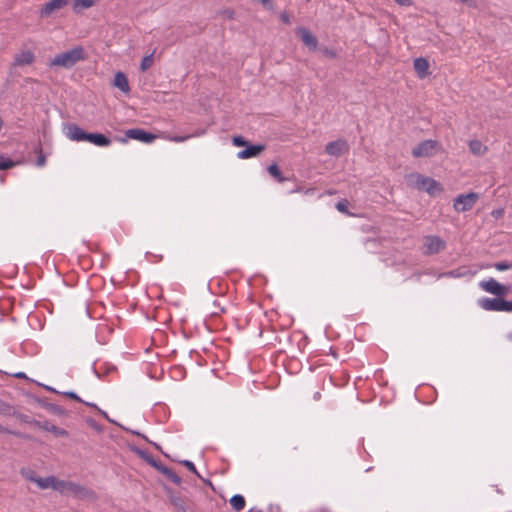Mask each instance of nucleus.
Returning a JSON list of instances; mask_svg holds the SVG:
<instances>
[{
	"mask_svg": "<svg viewBox=\"0 0 512 512\" xmlns=\"http://www.w3.org/2000/svg\"><path fill=\"white\" fill-rule=\"evenodd\" d=\"M268 172L269 174L275 178L279 183H282L286 180H288V178L284 177L282 175V172L280 170V168L278 167L277 164H271L269 167H268Z\"/></svg>",
	"mask_w": 512,
	"mask_h": 512,
	"instance_id": "25",
	"label": "nucleus"
},
{
	"mask_svg": "<svg viewBox=\"0 0 512 512\" xmlns=\"http://www.w3.org/2000/svg\"><path fill=\"white\" fill-rule=\"evenodd\" d=\"M20 474L26 480L34 482V483H36L37 478H39L37 473L34 470L30 469V468H22L20 470Z\"/></svg>",
	"mask_w": 512,
	"mask_h": 512,
	"instance_id": "27",
	"label": "nucleus"
},
{
	"mask_svg": "<svg viewBox=\"0 0 512 512\" xmlns=\"http://www.w3.org/2000/svg\"><path fill=\"white\" fill-rule=\"evenodd\" d=\"M87 59V54L82 46H76L69 51L57 54L49 63L51 67L72 68L80 61Z\"/></svg>",
	"mask_w": 512,
	"mask_h": 512,
	"instance_id": "1",
	"label": "nucleus"
},
{
	"mask_svg": "<svg viewBox=\"0 0 512 512\" xmlns=\"http://www.w3.org/2000/svg\"><path fill=\"white\" fill-rule=\"evenodd\" d=\"M126 136L130 139L138 140L144 143H151L157 138L156 135L139 128L127 130Z\"/></svg>",
	"mask_w": 512,
	"mask_h": 512,
	"instance_id": "11",
	"label": "nucleus"
},
{
	"mask_svg": "<svg viewBox=\"0 0 512 512\" xmlns=\"http://www.w3.org/2000/svg\"><path fill=\"white\" fill-rule=\"evenodd\" d=\"M46 389L49 390V391H52V392H56L53 388H51L49 386H46Z\"/></svg>",
	"mask_w": 512,
	"mask_h": 512,
	"instance_id": "49",
	"label": "nucleus"
},
{
	"mask_svg": "<svg viewBox=\"0 0 512 512\" xmlns=\"http://www.w3.org/2000/svg\"><path fill=\"white\" fill-rule=\"evenodd\" d=\"M395 2L401 6H409L411 4L410 0H395Z\"/></svg>",
	"mask_w": 512,
	"mask_h": 512,
	"instance_id": "42",
	"label": "nucleus"
},
{
	"mask_svg": "<svg viewBox=\"0 0 512 512\" xmlns=\"http://www.w3.org/2000/svg\"><path fill=\"white\" fill-rule=\"evenodd\" d=\"M408 179L416 188L427 191L430 194H433L435 191H441L440 184L432 178L416 173L409 175Z\"/></svg>",
	"mask_w": 512,
	"mask_h": 512,
	"instance_id": "3",
	"label": "nucleus"
},
{
	"mask_svg": "<svg viewBox=\"0 0 512 512\" xmlns=\"http://www.w3.org/2000/svg\"><path fill=\"white\" fill-rule=\"evenodd\" d=\"M321 399V393L319 391L315 392L313 394V400L314 401H319Z\"/></svg>",
	"mask_w": 512,
	"mask_h": 512,
	"instance_id": "43",
	"label": "nucleus"
},
{
	"mask_svg": "<svg viewBox=\"0 0 512 512\" xmlns=\"http://www.w3.org/2000/svg\"><path fill=\"white\" fill-rule=\"evenodd\" d=\"M86 141L100 147H106L111 144V140L101 133H87Z\"/></svg>",
	"mask_w": 512,
	"mask_h": 512,
	"instance_id": "17",
	"label": "nucleus"
},
{
	"mask_svg": "<svg viewBox=\"0 0 512 512\" xmlns=\"http://www.w3.org/2000/svg\"><path fill=\"white\" fill-rule=\"evenodd\" d=\"M469 150L475 156H483L488 151V147L485 146L480 140L474 139L469 141Z\"/></svg>",
	"mask_w": 512,
	"mask_h": 512,
	"instance_id": "20",
	"label": "nucleus"
},
{
	"mask_svg": "<svg viewBox=\"0 0 512 512\" xmlns=\"http://www.w3.org/2000/svg\"><path fill=\"white\" fill-rule=\"evenodd\" d=\"M114 86L119 88L124 93H128L130 91L127 76L123 72H117L115 74Z\"/></svg>",
	"mask_w": 512,
	"mask_h": 512,
	"instance_id": "21",
	"label": "nucleus"
},
{
	"mask_svg": "<svg viewBox=\"0 0 512 512\" xmlns=\"http://www.w3.org/2000/svg\"><path fill=\"white\" fill-rule=\"evenodd\" d=\"M478 303L479 306L486 311L512 312V301H507L503 299V297L482 298Z\"/></svg>",
	"mask_w": 512,
	"mask_h": 512,
	"instance_id": "4",
	"label": "nucleus"
},
{
	"mask_svg": "<svg viewBox=\"0 0 512 512\" xmlns=\"http://www.w3.org/2000/svg\"><path fill=\"white\" fill-rule=\"evenodd\" d=\"M16 377H17V378H25V377H26V375H25V373L20 372V373H17V374H16Z\"/></svg>",
	"mask_w": 512,
	"mask_h": 512,
	"instance_id": "45",
	"label": "nucleus"
},
{
	"mask_svg": "<svg viewBox=\"0 0 512 512\" xmlns=\"http://www.w3.org/2000/svg\"><path fill=\"white\" fill-rule=\"evenodd\" d=\"M261 4H263L265 7L272 8V2L273 0H258Z\"/></svg>",
	"mask_w": 512,
	"mask_h": 512,
	"instance_id": "41",
	"label": "nucleus"
},
{
	"mask_svg": "<svg viewBox=\"0 0 512 512\" xmlns=\"http://www.w3.org/2000/svg\"><path fill=\"white\" fill-rule=\"evenodd\" d=\"M33 424L45 431L53 433L57 437H67L69 435L67 430L60 428L48 421H44V422L34 421Z\"/></svg>",
	"mask_w": 512,
	"mask_h": 512,
	"instance_id": "15",
	"label": "nucleus"
},
{
	"mask_svg": "<svg viewBox=\"0 0 512 512\" xmlns=\"http://www.w3.org/2000/svg\"><path fill=\"white\" fill-rule=\"evenodd\" d=\"M192 136L191 135H186V136H171V135H164L163 138L166 139V140H169V141H172V142H184L186 141L187 139L191 138Z\"/></svg>",
	"mask_w": 512,
	"mask_h": 512,
	"instance_id": "32",
	"label": "nucleus"
},
{
	"mask_svg": "<svg viewBox=\"0 0 512 512\" xmlns=\"http://www.w3.org/2000/svg\"><path fill=\"white\" fill-rule=\"evenodd\" d=\"M162 474H164L171 482H173L176 485L181 484V478L173 471V469L168 468L166 466L161 467Z\"/></svg>",
	"mask_w": 512,
	"mask_h": 512,
	"instance_id": "24",
	"label": "nucleus"
},
{
	"mask_svg": "<svg viewBox=\"0 0 512 512\" xmlns=\"http://www.w3.org/2000/svg\"><path fill=\"white\" fill-rule=\"evenodd\" d=\"M218 15H220L226 19L232 20L235 17V11L231 8H227V9H223V10L219 11Z\"/></svg>",
	"mask_w": 512,
	"mask_h": 512,
	"instance_id": "34",
	"label": "nucleus"
},
{
	"mask_svg": "<svg viewBox=\"0 0 512 512\" xmlns=\"http://www.w3.org/2000/svg\"><path fill=\"white\" fill-rule=\"evenodd\" d=\"M108 373H116V368L115 367H112L110 369L107 370V374Z\"/></svg>",
	"mask_w": 512,
	"mask_h": 512,
	"instance_id": "46",
	"label": "nucleus"
},
{
	"mask_svg": "<svg viewBox=\"0 0 512 512\" xmlns=\"http://www.w3.org/2000/svg\"><path fill=\"white\" fill-rule=\"evenodd\" d=\"M347 151H348V144L345 140H341V139L329 142L325 146V152L331 156L339 157V156H342L343 154H345Z\"/></svg>",
	"mask_w": 512,
	"mask_h": 512,
	"instance_id": "10",
	"label": "nucleus"
},
{
	"mask_svg": "<svg viewBox=\"0 0 512 512\" xmlns=\"http://www.w3.org/2000/svg\"><path fill=\"white\" fill-rule=\"evenodd\" d=\"M414 69L418 77L423 79L429 74V63L425 58H417L414 60Z\"/></svg>",
	"mask_w": 512,
	"mask_h": 512,
	"instance_id": "18",
	"label": "nucleus"
},
{
	"mask_svg": "<svg viewBox=\"0 0 512 512\" xmlns=\"http://www.w3.org/2000/svg\"><path fill=\"white\" fill-rule=\"evenodd\" d=\"M462 3H467L469 0H459Z\"/></svg>",
	"mask_w": 512,
	"mask_h": 512,
	"instance_id": "50",
	"label": "nucleus"
},
{
	"mask_svg": "<svg viewBox=\"0 0 512 512\" xmlns=\"http://www.w3.org/2000/svg\"><path fill=\"white\" fill-rule=\"evenodd\" d=\"M66 136L76 142L86 141L87 132L76 124H68L65 131Z\"/></svg>",
	"mask_w": 512,
	"mask_h": 512,
	"instance_id": "14",
	"label": "nucleus"
},
{
	"mask_svg": "<svg viewBox=\"0 0 512 512\" xmlns=\"http://www.w3.org/2000/svg\"><path fill=\"white\" fill-rule=\"evenodd\" d=\"M472 275L473 272L467 266H461L443 274V276L452 278L470 277Z\"/></svg>",
	"mask_w": 512,
	"mask_h": 512,
	"instance_id": "22",
	"label": "nucleus"
},
{
	"mask_svg": "<svg viewBox=\"0 0 512 512\" xmlns=\"http://www.w3.org/2000/svg\"><path fill=\"white\" fill-rule=\"evenodd\" d=\"M46 163V156L42 153V150H39V156L36 162V165L38 167H43Z\"/></svg>",
	"mask_w": 512,
	"mask_h": 512,
	"instance_id": "38",
	"label": "nucleus"
},
{
	"mask_svg": "<svg viewBox=\"0 0 512 512\" xmlns=\"http://www.w3.org/2000/svg\"><path fill=\"white\" fill-rule=\"evenodd\" d=\"M35 61V55L30 50H21L14 55L13 66L21 67L31 65Z\"/></svg>",
	"mask_w": 512,
	"mask_h": 512,
	"instance_id": "12",
	"label": "nucleus"
},
{
	"mask_svg": "<svg viewBox=\"0 0 512 512\" xmlns=\"http://www.w3.org/2000/svg\"><path fill=\"white\" fill-rule=\"evenodd\" d=\"M300 191H301V188H300V187H298V188H296V189L292 190L291 192H292V193H295V192H300Z\"/></svg>",
	"mask_w": 512,
	"mask_h": 512,
	"instance_id": "47",
	"label": "nucleus"
},
{
	"mask_svg": "<svg viewBox=\"0 0 512 512\" xmlns=\"http://www.w3.org/2000/svg\"><path fill=\"white\" fill-rule=\"evenodd\" d=\"M15 165L16 162H14L12 159L2 155L0 156V170H7L14 167Z\"/></svg>",
	"mask_w": 512,
	"mask_h": 512,
	"instance_id": "28",
	"label": "nucleus"
},
{
	"mask_svg": "<svg viewBox=\"0 0 512 512\" xmlns=\"http://www.w3.org/2000/svg\"><path fill=\"white\" fill-rule=\"evenodd\" d=\"M68 4V0H50L40 10V17L47 18L53 13L61 10Z\"/></svg>",
	"mask_w": 512,
	"mask_h": 512,
	"instance_id": "9",
	"label": "nucleus"
},
{
	"mask_svg": "<svg viewBox=\"0 0 512 512\" xmlns=\"http://www.w3.org/2000/svg\"><path fill=\"white\" fill-rule=\"evenodd\" d=\"M153 64V54L145 56L140 65V69L142 72L148 70Z\"/></svg>",
	"mask_w": 512,
	"mask_h": 512,
	"instance_id": "29",
	"label": "nucleus"
},
{
	"mask_svg": "<svg viewBox=\"0 0 512 512\" xmlns=\"http://www.w3.org/2000/svg\"><path fill=\"white\" fill-rule=\"evenodd\" d=\"M297 34L300 36L302 42L312 51H315L318 46L317 38L304 27H300L297 29Z\"/></svg>",
	"mask_w": 512,
	"mask_h": 512,
	"instance_id": "13",
	"label": "nucleus"
},
{
	"mask_svg": "<svg viewBox=\"0 0 512 512\" xmlns=\"http://www.w3.org/2000/svg\"><path fill=\"white\" fill-rule=\"evenodd\" d=\"M507 338H508L509 341L512 342V332L507 335Z\"/></svg>",
	"mask_w": 512,
	"mask_h": 512,
	"instance_id": "48",
	"label": "nucleus"
},
{
	"mask_svg": "<svg viewBox=\"0 0 512 512\" xmlns=\"http://www.w3.org/2000/svg\"><path fill=\"white\" fill-rule=\"evenodd\" d=\"M95 0H75V7L90 8L94 5Z\"/></svg>",
	"mask_w": 512,
	"mask_h": 512,
	"instance_id": "31",
	"label": "nucleus"
},
{
	"mask_svg": "<svg viewBox=\"0 0 512 512\" xmlns=\"http://www.w3.org/2000/svg\"><path fill=\"white\" fill-rule=\"evenodd\" d=\"M324 53H325L326 55H328L329 57H335V55H336L334 51H332V50H328V49H325V50H324Z\"/></svg>",
	"mask_w": 512,
	"mask_h": 512,
	"instance_id": "44",
	"label": "nucleus"
},
{
	"mask_svg": "<svg viewBox=\"0 0 512 512\" xmlns=\"http://www.w3.org/2000/svg\"><path fill=\"white\" fill-rule=\"evenodd\" d=\"M446 247V243L438 236H426L424 237V251L425 255H433L437 254L440 251L444 250Z\"/></svg>",
	"mask_w": 512,
	"mask_h": 512,
	"instance_id": "8",
	"label": "nucleus"
},
{
	"mask_svg": "<svg viewBox=\"0 0 512 512\" xmlns=\"http://www.w3.org/2000/svg\"><path fill=\"white\" fill-rule=\"evenodd\" d=\"M479 286L486 292L503 297L510 292V286L500 284L494 278L481 281Z\"/></svg>",
	"mask_w": 512,
	"mask_h": 512,
	"instance_id": "7",
	"label": "nucleus"
},
{
	"mask_svg": "<svg viewBox=\"0 0 512 512\" xmlns=\"http://www.w3.org/2000/svg\"><path fill=\"white\" fill-rule=\"evenodd\" d=\"M266 146L263 144L257 145H249L247 144L246 148L242 151H239L237 157L240 159H248L252 157L258 156L261 152L265 150Z\"/></svg>",
	"mask_w": 512,
	"mask_h": 512,
	"instance_id": "16",
	"label": "nucleus"
},
{
	"mask_svg": "<svg viewBox=\"0 0 512 512\" xmlns=\"http://www.w3.org/2000/svg\"><path fill=\"white\" fill-rule=\"evenodd\" d=\"M336 209L341 213L350 215V213L348 212V201L346 199L337 202Z\"/></svg>",
	"mask_w": 512,
	"mask_h": 512,
	"instance_id": "33",
	"label": "nucleus"
},
{
	"mask_svg": "<svg viewBox=\"0 0 512 512\" xmlns=\"http://www.w3.org/2000/svg\"><path fill=\"white\" fill-rule=\"evenodd\" d=\"M63 395L68 397V398H71L77 402H81V403H84L85 405L87 406H90V407H93V408H96L98 409L106 418H107V414L104 412V411H101L97 406L96 404H93V403H89V402H85L83 401L75 392H72V391H68V392H63Z\"/></svg>",
	"mask_w": 512,
	"mask_h": 512,
	"instance_id": "26",
	"label": "nucleus"
},
{
	"mask_svg": "<svg viewBox=\"0 0 512 512\" xmlns=\"http://www.w3.org/2000/svg\"><path fill=\"white\" fill-rule=\"evenodd\" d=\"M56 491L64 495H72L79 500H95L96 494L92 489H89L79 483L72 481L60 480L58 481Z\"/></svg>",
	"mask_w": 512,
	"mask_h": 512,
	"instance_id": "2",
	"label": "nucleus"
},
{
	"mask_svg": "<svg viewBox=\"0 0 512 512\" xmlns=\"http://www.w3.org/2000/svg\"><path fill=\"white\" fill-rule=\"evenodd\" d=\"M280 19L285 24H290V22H291L290 15L286 11H283L280 13Z\"/></svg>",
	"mask_w": 512,
	"mask_h": 512,
	"instance_id": "40",
	"label": "nucleus"
},
{
	"mask_svg": "<svg viewBox=\"0 0 512 512\" xmlns=\"http://www.w3.org/2000/svg\"><path fill=\"white\" fill-rule=\"evenodd\" d=\"M439 143L435 140H425L419 143L413 150L412 155L415 158L431 157L438 151Z\"/></svg>",
	"mask_w": 512,
	"mask_h": 512,
	"instance_id": "6",
	"label": "nucleus"
},
{
	"mask_svg": "<svg viewBox=\"0 0 512 512\" xmlns=\"http://www.w3.org/2000/svg\"><path fill=\"white\" fill-rule=\"evenodd\" d=\"M245 499L242 495L236 494L231 497L230 499V505L233 507V509L237 512L241 511L245 507Z\"/></svg>",
	"mask_w": 512,
	"mask_h": 512,
	"instance_id": "23",
	"label": "nucleus"
},
{
	"mask_svg": "<svg viewBox=\"0 0 512 512\" xmlns=\"http://www.w3.org/2000/svg\"><path fill=\"white\" fill-rule=\"evenodd\" d=\"M0 432L1 433L12 434L14 436H17V437H20V438H23V439H31V437L29 435H26V434H23V433H20V432H17V431L9 430L8 428L3 427L2 425H0Z\"/></svg>",
	"mask_w": 512,
	"mask_h": 512,
	"instance_id": "30",
	"label": "nucleus"
},
{
	"mask_svg": "<svg viewBox=\"0 0 512 512\" xmlns=\"http://www.w3.org/2000/svg\"><path fill=\"white\" fill-rule=\"evenodd\" d=\"M479 199L475 192L460 194L454 199L453 207L457 212H466L471 210Z\"/></svg>",
	"mask_w": 512,
	"mask_h": 512,
	"instance_id": "5",
	"label": "nucleus"
},
{
	"mask_svg": "<svg viewBox=\"0 0 512 512\" xmlns=\"http://www.w3.org/2000/svg\"><path fill=\"white\" fill-rule=\"evenodd\" d=\"M59 479L55 476H48L45 478H37L36 484L40 489H53L56 491V487L58 484Z\"/></svg>",
	"mask_w": 512,
	"mask_h": 512,
	"instance_id": "19",
	"label": "nucleus"
},
{
	"mask_svg": "<svg viewBox=\"0 0 512 512\" xmlns=\"http://www.w3.org/2000/svg\"><path fill=\"white\" fill-rule=\"evenodd\" d=\"M181 464H183L189 471H191L192 473H194L198 477H200V475L198 474V471H197L195 465L191 461L184 460V461L181 462Z\"/></svg>",
	"mask_w": 512,
	"mask_h": 512,
	"instance_id": "36",
	"label": "nucleus"
},
{
	"mask_svg": "<svg viewBox=\"0 0 512 512\" xmlns=\"http://www.w3.org/2000/svg\"><path fill=\"white\" fill-rule=\"evenodd\" d=\"M511 267V265L507 262H498L495 264V268L499 271L507 270Z\"/></svg>",
	"mask_w": 512,
	"mask_h": 512,
	"instance_id": "39",
	"label": "nucleus"
},
{
	"mask_svg": "<svg viewBox=\"0 0 512 512\" xmlns=\"http://www.w3.org/2000/svg\"><path fill=\"white\" fill-rule=\"evenodd\" d=\"M232 143L234 146L242 147L247 146L248 142L242 136H234L232 139Z\"/></svg>",
	"mask_w": 512,
	"mask_h": 512,
	"instance_id": "35",
	"label": "nucleus"
},
{
	"mask_svg": "<svg viewBox=\"0 0 512 512\" xmlns=\"http://www.w3.org/2000/svg\"><path fill=\"white\" fill-rule=\"evenodd\" d=\"M147 462L152 466L154 467L155 469H157L159 472L161 471V467H164V465L159 462V461H156L155 459H153L152 457H147Z\"/></svg>",
	"mask_w": 512,
	"mask_h": 512,
	"instance_id": "37",
	"label": "nucleus"
}]
</instances>
